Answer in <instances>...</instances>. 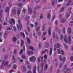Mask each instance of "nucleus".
<instances>
[{
    "mask_svg": "<svg viewBox=\"0 0 73 73\" xmlns=\"http://www.w3.org/2000/svg\"><path fill=\"white\" fill-rule=\"evenodd\" d=\"M68 38V37L66 36H65L64 38V41L66 43L68 42L69 44H70L71 43V36L69 35Z\"/></svg>",
    "mask_w": 73,
    "mask_h": 73,
    "instance_id": "nucleus-1",
    "label": "nucleus"
},
{
    "mask_svg": "<svg viewBox=\"0 0 73 73\" xmlns=\"http://www.w3.org/2000/svg\"><path fill=\"white\" fill-rule=\"evenodd\" d=\"M29 60L31 62H35V61L36 60V58L35 56H33L32 57H30L29 58Z\"/></svg>",
    "mask_w": 73,
    "mask_h": 73,
    "instance_id": "nucleus-2",
    "label": "nucleus"
},
{
    "mask_svg": "<svg viewBox=\"0 0 73 73\" xmlns=\"http://www.w3.org/2000/svg\"><path fill=\"white\" fill-rule=\"evenodd\" d=\"M18 23L19 24V26L18 25H17V28L18 29H19V28H20V29H21V28H22V25L20 23V21L18 20Z\"/></svg>",
    "mask_w": 73,
    "mask_h": 73,
    "instance_id": "nucleus-3",
    "label": "nucleus"
},
{
    "mask_svg": "<svg viewBox=\"0 0 73 73\" xmlns=\"http://www.w3.org/2000/svg\"><path fill=\"white\" fill-rule=\"evenodd\" d=\"M8 63H9L8 61H6L5 60H3L2 62V64L3 65H7Z\"/></svg>",
    "mask_w": 73,
    "mask_h": 73,
    "instance_id": "nucleus-4",
    "label": "nucleus"
},
{
    "mask_svg": "<svg viewBox=\"0 0 73 73\" xmlns=\"http://www.w3.org/2000/svg\"><path fill=\"white\" fill-rule=\"evenodd\" d=\"M59 60L60 61H62V62H64V61H65L66 60L65 59V57H64L62 58L61 57V55L59 56Z\"/></svg>",
    "mask_w": 73,
    "mask_h": 73,
    "instance_id": "nucleus-5",
    "label": "nucleus"
},
{
    "mask_svg": "<svg viewBox=\"0 0 73 73\" xmlns=\"http://www.w3.org/2000/svg\"><path fill=\"white\" fill-rule=\"evenodd\" d=\"M21 46H23V51H25V46L24 45V41L23 40H21Z\"/></svg>",
    "mask_w": 73,
    "mask_h": 73,
    "instance_id": "nucleus-6",
    "label": "nucleus"
},
{
    "mask_svg": "<svg viewBox=\"0 0 73 73\" xmlns=\"http://www.w3.org/2000/svg\"><path fill=\"white\" fill-rule=\"evenodd\" d=\"M9 8L8 7H7L5 8V12H7V13H9V12H8V11H9Z\"/></svg>",
    "mask_w": 73,
    "mask_h": 73,
    "instance_id": "nucleus-7",
    "label": "nucleus"
},
{
    "mask_svg": "<svg viewBox=\"0 0 73 73\" xmlns=\"http://www.w3.org/2000/svg\"><path fill=\"white\" fill-rule=\"evenodd\" d=\"M28 12L29 13H32V9H31V7H28Z\"/></svg>",
    "mask_w": 73,
    "mask_h": 73,
    "instance_id": "nucleus-8",
    "label": "nucleus"
},
{
    "mask_svg": "<svg viewBox=\"0 0 73 73\" xmlns=\"http://www.w3.org/2000/svg\"><path fill=\"white\" fill-rule=\"evenodd\" d=\"M8 31H6L5 32V35H4V37L5 38H7V36H8Z\"/></svg>",
    "mask_w": 73,
    "mask_h": 73,
    "instance_id": "nucleus-9",
    "label": "nucleus"
},
{
    "mask_svg": "<svg viewBox=\"0 0 73 73\" xmlns=\"http://www.w3.org/2000/svg\"><path fill=\"white\" fill-rule=\"evenodd\" d=\"M33 73H36V65H35L33 68Z\"/></svg>",
    "mask_w": 73,
    "mask_h": 73,
    "instance_id": "nucleus-10",
    "label": "nucleus"
},
{
    "mask_svg": "<svg viewBox=\"0 0 73 73\" xmlns=\"http://www.w3.org/2000/svg\"><path fill=\"white\" fill-rule=\"evenodd\" d=\"M21 12V10L20 8H18V10L17 12V15L18 16H19L20 15V12Z\"/></svg>",
    "mask_w": 73,
    "mask_h": 73,
    "instance_id": "nucleus-11",
    "label": "nucleus"
},
{
    "mask_svg": "<svg viewBox=\"0 0 73 73\" xmlns=\"http://www.w3.org/2000/svg\"><path fill=\"white\" fill-rule=\"evenodd\" d=\"M72 1H73V0H70L67 3V6H69V5H73V3L72 4L71 3V2H72Z\"/></svg>",
    "mask_w": 73,
    "mask_h": 73,
    "instance_id": "nucleus-12",
    "label": "nucleus"
},
{
    "mask_svg": "<svg viewBox=\"0 0 73 73\" xmlns=\"http://www.w3.org/2000/svg\"><path fill=\"white\" fill-rule=\"evenodd\" d=\"M48 34L49 36H50V34H51V30H50V27H49V29H48Z\"/></svg>",
    "mask_w": 73,
    "mask_h": 73,
    "instance_id": "nucleus-13",
    "label": "nucleus"
},
{
    "mask_svg": "<svg viewBox=\"0 0 73 73\" xmlns=\"http://www.w3.org/2000/svg\"><path fill=\"white\" fill-rule=\"evenodd\" d=\"M67 32L68 33H71V28H70V27L68 28V29Z\"/></svg>",
    "mask_w": 73,
    "mask_h": 73,
    "instance_id": "nucleus-14",
    "label": "nucleus"
},
{
    "mask_svg": "<svg viewBox=\"0 0 73 73\" xmlns=\"http://www.w3.org/2000/svg\"><path fill=\"white\" fill-rule=\"evenodd\" d=\"M47 18L48 19H50V13H47Z\"/></svg>",
    "mask_w": 73,
    "mask_h": 73,
    "instance_id": "nucleus-15",
    "label": "nucleus"
},
{
    "mask_svg": "<svg viewBox=\"0 0 73 73\" xmlns=\"http://www.w3.org/2000/svg\"><path fill=\"white\" fill-rule=\"evenodd\" d=\"M33 53V52L32 51H28L27 52L28 55H30V54H32Z\"/></svg>",
    "mask_w": 73,
    "mask_h": 73,
    "instance_id": "nucleus-16",
    "label": "nucleus"
},
{
    "mask_svg": "<svg viewBox=\"0 0 73 73\" xmlns=\"http://www.w3.org/2000/svg\"><path fill=\"white\" fill-rule=\"evenodd\" d=\"M52 48H50V51L49 52V54L50 56L52 55Z\"/></svg>",
    "mask_w": 73,
    "mask_h": 73,
    "instance_id": "nucleus-17",
    "label": "nucleus"
},
{
    "mask_svg": "<svg viewBox=\"0 0 73 73\" xmlns=\"http://www.w3.org/2000/svg\"><path fill=\"white\" fill-rule=\"evenodd\" d=\"M20 35H22L23 37V38H25V36L24 35V33L21 32L20 33Z\"/></svg>",
    "mask_w": 73,
    "mask_h": 73,
    "instance_id": "nucleus-18",
    "label": "nucleus"
},
{
    "mask_svg": "<svg viewBox=\"0 0 73 73\" xmlns=\"http://www.w3.org/2000/svg\"><path fill=\"white\" fill-rule=\"evenodd\" d=\"M23 70H22L23 72H25L26 70V67L24 66H23Z\"/></svg>",
    "mask_w": 73,
    "mask_h": 73,
    "instance_id": "nucleus-19",
    "label": "nucleus"
},
{
    "mask_svg": "<svg viewBox=\"0 0 73 73\" xmlns=\"http://www.w3.org/2000/svg\"><path fill=\"white\" fill-rule=\"evenodd\" d=\"M47 68H48V65L47 64H46L44 68V70L45 71L47 70Z\"/></svg>",
    "mask_w": 73,
    "mask_h": 73,
    "instance_id": "nucleus-20",
    "label": "nucleus"
},
{
    "mask_svg": "<svg viewBox=\"0 0 73 73\" xmlns=\"http://www.w3.org/2000/svg\"><path fill=\"white\" fill-rule=\"evenodd\" d=\"M16 40H17V39L15 37H13V42H15V41H16Z\"/></svg>",
    "mask_w": 73,
    "mask_h": 73,
    "instance_id": "nucleus-21",
    "label": "nucleus"
},
{
    "mask_svg": "<svg viewBox=\"0 0 73 73\" xmlns=\"http://www.w3.org/2000/svg\"><path fill=\"white\" fill-rule=\"evenodd\" d=\"M61 46V45L59 43H57L56 44V47L57 48H60Z\"/></svg>",
    "mask_w": 73,
    "mask_h": 73,
    "instance_id": "nucleus-22",
    "label": "nucleus"
},
{
    "mask_svg": "<svg viewBox=\"0 0 73 73\" xmlns=\"http://www.w3.org/2000/svg\"><path fill=\"white\" fill-rule=\"evenodd\" d=\"M54 0H53L51 1L52 5L53 6H54Z\"/></svg>",
    "mask_w": 73,
    "mask_h": 73,
    "instance_id": "nucleus-23",
    "label": "nucleus"
},
{
    "mask_svg": "<svg viewBox=\"0 0 73 73\" xmlns=\"http://www.w3.org/2000/svg\"><path fill=\"white\" fill-rule=\"evenodd\" d=\"M14 57L15 56H13V62H15L16 61V59L14 58Z\"/></svg>",
    "mask_w": 73,
    "mask_h": 73,
    "instance_id": "nucleus-24",
    "label": "nucleus"
},
{
    "mask_svg": "<svg viewBox=\"0 0 73 73\" xmlns=\"http://www.w3.org/2000/svg\"><path fill=\"white\" fill-rule=\"evenodd\" d=\"M65 19H62L61 20V23H64L65 22Z\"/></svg>",
    "mask_w": 73,
    "mask_h": 73,
    "instance_id": "nucleus-25",
    "label": "nucleus"
},
{
    "mask_svg": "<svg viewBox=\"0 0 73 73\" xmlns=\"http://www.w3.org/2000/svg\"><path fill=\"white\" fill-rule=\"evenodd\" d=\"M63 31V33H64V34H65V29L64 28H63L62 29Z\"/></svg>",
    "mask_w": 73,
    "mask_h": 73,
    "instance_id": "nucleus-26",
    "label": "nucleus"
},
{
    "mask_svg": "<svg viewBox=\"0 0 73 73\" xmlns=\"http://www.w3.org/2000/svg\"><path fill=\"white\" fill-rule=\"evenodd\" d=\"M40 30V27L38 26L37 27L36 29V31L37 32V31H38Z\"/></svg>",
    "mask_w": 73,
    "mask_h": 73,
    "instance_id": "nucleus-27",
    "label": "nucleus"
},
{
    "mask_svg": "<svg viewBox=\"0 0 73 73\" xmlns=\"http://www.w3.org/2000/svg\"><path fill=\"white\" fill-rule=\"evenodd\" d=\"M49 43H46L45 44V46L46 48H47L49 46Z\"/></svg>",
    "mask_w": 73,
    "mask_h": 73,
    "instance_id": "nucleus-28",
    "label": "nucleus"
},
{
    "mask_svg": "<svg viewBox=\"0 0 73 73\" xmlns=\"http://www.w3.org/2000/svg\"><path fill=\"white\" fill-rule=\"evenodd\" d=\"M11 21H12L13 23V24L14 25H15V21L14 19H12Z\"/></svg>",
    "mask_w": 73,
    "mask_h": 73,
    "instance_id": "nucleus-29",
    "label": "nucleus"
},
{
    "mask_svg": "<svg viewBox=\"0 0 73 73\" xmlns=\"http://www.w3.org/2000/svg\"><path fill=\"white\" fill-rule=\"evenodd\" d=\"M45 25H44L42 27V29L43 31H44L45 30Z\"/></svg>",
    "mask_w": 73,
    "mask_h": 73,
    "instance_id": "nucleus-30",
    "label": "nucleus"
},
{
    "mask_svg": "<svg viewBox=\"0 0 73 73\" xmlns=\"http://www.w3.org/2000/svg\"><path fill=\"white\" fill-rule=\"evenodd\" d=\"M27 40L28 43L29 44H30V43H31V40H30V39L29 38H27Z\"/></svg>",
    "mask_w": 73,
    "mask_h": 73,
    "instance_id": "nucleus-31",
    "label": "nucleus"
},
{
    "mask_svg": "<svg viewBox=\"0 0 73 73\" xmlns=\"http://www.w3.org/2000/svg\"><path fill=\"white\" fill-rule=\"evenodd\" d=\"M57 52L58 54H60V53L61 52V50H60V49H58Z\"/></svg>",
    "mask_w": 73,
    "mask_h": 73,
    "instance_id": "nucleus-32",
    "label": "nucleus"
},
{
    "mask_svg": "<svg viewBox=\"0 0 73 73\" xmlns=\"http://www.w3.org/2000/svg\"><path fill=\"white\" fill-rule=\"evenodd\" d=\"M16 53H17V51H16V49H15L14 50L13 54H16Z\"/></svg>",
    "mask_w": 73,
    "mask_h": 73,
    "instance_id": "nucleus-33",
    "label": "nucleus"
},
{
    "mask_svg": "<svg viewBox=\"0 0 73 73\" xmlns=\"http://www.w3.org/2000/svg\"><path fill=\"white\" fill-rule=\"evenodd\" d=\"M16 68H17V66H16V65L14 64L13 66V68L14 69H16Z\"/></svg>",
    "mask_w": 73,
    "mask_h": 73,
    "instance_id": "nucleus-34",
    "label": "nucleus"
},
{
    "mask_svg": "<svg viewBox=\"0 0 73 73\" xmlns=\"http://www.w3.org/2000/svg\"><path fill=\"white\" fill-rule=\"evenodd\" d=\"M41 42H39L38 44V47H39V48H41Z\"/></svg>",
    "mask_w": 73,
    "mask_h": 73,
    "instance_id": "nucleus-35",
    "label": "nucleus"
},
{
    "mask_svg": "<svg viewBox=\"0 0 73 73\" xmlns=\"http://www.w3.org/2000/svg\"><path fill=\"white\" fill-rule=\"evenodd\" d=\"M69 16H70V14L68 13H66V17H69Z\"/></svg>",
    "mask_w": 73,
    "mask_h": 73,
    "instance_id": "nucleus-36",
    "label": "nucleus"
},
{
    "mask_svg": "<svg viewBox=\"0 0 73 73\" xmlns=\"http://www.w3.org/2000/svg\"><path fill=\"white\" fill-rule=\"evenodd\" d=\"M64 10V7H62L61 9V11H60V12H63V11Z\"/></svg>",
    "mask_w": 73,
    "mask_h": 73,
    "instance_id": "nucleus-37",
    "label": "nucleus"
},
{
    "mask_svg": "<svg viewBox=\"0 0 73 73\" xmlns=\"http://www.w3.org/2000/svg\"><path fill=\"white\" fill-rule=\"evenodd\" d=\"M40 19H42L43 17V15L42 14H40Z\"/></svg>",
    "mask_w": 73,
    "mask_h": 73,
    "instance_id": "nucleus-38",
    "label": "nucleus"
},
{
    "mask_svg": "<svg viewBox=\"0 0 73 73\" xmlns=\"http://www.w3.org/2000/svg\"><path fill=\"white\" fill-rule=\"evenodd\" d=\"M30 18V17H29V16L27 17L25 19V20L27 21V20H29V19Z\"/></svg>",
    "mask_w": 73,
    "mask_h": 73,
    "instance_id": "nucleus-39",
    "label": "nucleus"
},
{
    "mask_svg": "<svg viewBox=\"0 0 73 73\" xmlns=\"http://www.w3.org/2000/svg\"><path fill=\"white\" fill-rule=\"evenodd\" d=\"M29 48L30 49H31V50H34V48H33V47L31 46H30L29 47Z\"/></svg>",
    "mask_w": 73,
    "mask_h": 73,
    "instance_id": "nucleus-40",
    "label": "nucleus"
},
{
    "mask_svg": "<svg viewBox=\"0 0 73 73\" xmlns=\"http://www.w3.org/2000/svg\"><path fill=\"white\" fill-rule=\"evenodd\" d=\"M27 67L29 69H31V65H30L27 66Z\"/></svg>",
    "mask_w": 73,
    "mask_h": 73,
    "instance_id": "nucleus-41",
    "label": "nucleus"
},
{
    "mask_svg": "<svg viewBox=\"0 0 73 73\" xmlns=\"http://www.w3.org/2000/svg\"><path fill=\"white\" fill-rule=\"evenodd\" d=\"M66 65H65L63 68V70H65L66 69Z\"/></svg>",
    "mask_w": 73,
    "mask_h": 73,
    "instance_id": "nucleus-42",
    "label": "nucleus"
},
{
    "mask_svg": "<svg viewBox=\"0 0 73 73\" xmlns=\"http://www.w3.org/2000/svg\"><path fill=\"white\" fill-rule=\"evenodd\" d=\"M18 5L19 7H21L23 5V4H22V3H20L18 4Z\"/></svg>",
    "mask_w": 73,
    "mask_h": 73,
    "instance_id": "nucleus-43",
    "label": "nucleus"
},
{
    "mask_svg": "<svg viewBox=\"0 0 73 73\" xmlns=\"http://www.w3.org/2000/svg\"><path fill=\"white\" fill-rule=\"evenodd\" d=\"M23 52V50L22 49L20 51V52H19V54H22Z\"/></svg>",
    "mask_w": 73,
    "mask_h": 73,
    "instance_id": "nucleus-44",
    "label": "nucleus"
},
{
    "mask_svg": "<svg viewBox=\"0 0 73 73\" xmlns=\"http://www.w3.org/2000/svg\"><path fill=\"white\" fill-rule=\"evenodd\" d=\"M21 57L22 58H23V59H25L26 58V57L25 56H23V55H22Z\"/></svg>",
    "mask_w": 73,
    "mask_h": 73,
    "instance_id": "nucleus-45",
    "label": "nucleus"
},
{
    "mask_svg": "<svg viewBox=\"0 0 73 73\" xmlns=\"http://www.w3.org/2000/svg\"><path fill=\"white\" fill-rule=\"evenodd\" d=\"M37 60L38 62H40V57H38L37 59Z\"/></svg>",
    "mask_w": 73,
    "mask_h": 73,
    "instance_id": "nucleus-46",
    "label": "nucleus"
},
{
    "mask_svg": "<svg viewBox=\"0 0 73 73\" xmlns=\"http://www.w3.org/2000/svg\"><path fill=\"white\" fill-rule=\"evenodd\" d=\"M35 27H36V26L38 25V23L37 22H35Z\"/></svg>",
    "mask_w": 73,
    "mask_h": 73,
    "instance_id": "nucleus-47",
    "label": "nucleus"
},
{
    "mask_svg": "<svg viewBox=\"0 0 73 73\" xmlns=\"http://www.w3.org/2000/svg\"><path fill=\"white\" fill-rule=\"evenodd\" d=\"M44 59H46L47 58V56H46V54L44 55Z\"/></svg>",
    "mask_w": 73,
    "mask_h": 73,
    "instance_id": "nucleus-48",
    "label": "nucleus"
},
{
    "mask_svg": "<svg viewBox=\"0 0 73 73\" xmlns=\"http://www.w3.org/2000/svg\"><path fill=\"white\" fill-rule=\"evenodd\" d=\"M46 34V32H44L43 33L42 35L44 36V35H45Z\"/></svg>",
    "mask_w": 73,
    "mask_h": 73,
    "instance_id": "nucleus-49",
    "label": "nucleus"
},
{
    "mask_svg": "<svg viewBox=\"0 0 73 73\" xmlns=\"http://www.w3.org/2000/svg\"><path fill=\"white\" fill-rule=\"evenodd\" d=\"M61 55H63V54H64V51L62 50H61Z\"/></svg>",
    "mask_w": 73,
    "mask_h": 73,
    "instance_id": "nucleus-50",
    "label": "nucleus"
},
{
    "mask_svg": "<svg viewBox=\"0 0 73 73\" xmlns=\"http://www.w3.org/2000/svg\"><path fill=\"white\" fill-rule=\"evenodd\" d=\"M70 60L72 61H73V56H72L70 57Z\"/></svg>",
    "mask_w": 73,
    "mask_h": 73,
    "instance_id": "nucleus-51",
    "label": "nucleus"
},
{
    "mask_svg": "<svg viewBox=\"0 0 73 73\" xmlns=\"http://www.w3.org/2000/svg\"><path fill=\"white\" fill-rule=\"evenodd\" d=\"M64 45L66 49H67L68 46L66 45L65 44H64Z\"/></svg>",
    "mask_w": 73,
    "mask_h": 73,
    "instance_id": "nucleus-52",
    "label": "nucleus"
},
{
    "mask_svg": "<svg viewBox=\"0 0 73 73\" xmlns=\"http://www.w3.org/2000/svg\"><path fill=\"white\" fill-rule=\"evenodd\" d=\"M62 66V64L60 63V64L59 68H61V67Z\"/></svg>",
    "mask_w": 73,
    "mask_h": 73,
    "instance_id": "nucleus-53",
    "label": "nucleus"
},
{
    "mask_svg": "<svg viewBox=\"0 0 73 73\" xmlns=\"http://www.w3.org/2000/svg\"><path fill=\"white\" fill-rule=\"evenodd\" d=\"M23 13H25V12H26V9H23Z\"/></svg>",
    "mask_w": 73,
    "mask_h": 73,
    "instance_id": "nucleus-54",
    "label": "nucleus"
},
{
    "mask_svg": "<svg viewBox=\"0 0 73 73\" xmlns=\"http://www.w3.org/2000/svg\"><path fill=\"white\" fill-rule=\"evenodd\" d=\"M2 25H1V24H0V31H1V29L2 28Z\"/></svg>",
    "mask_w": 73,
    "mask_h": 73,
    "instance_id": "nucleus-55",
    "label": "nucleus"
},
{
    "mask_svg": "<svg viewBox=\"0 0 73 73\" xmlns=\"http://www.w3.org/2000/svg\"><path fill=\"white\" fill-rule=\"evenodd\" d=\"M0 42H3V39L1 38V37H0Z\"/></svg>",
    "mask_w": 73,
    "mask_h": 73,
    "instance_id": "nucleus-56",
    "label": "nucleus"
},
{
    "mask_svg": "<svg viewBox=\"0 0 73 73\" xmlns=\"http://www.w3.org/2000/svg\"><path fill=\"white\" fill-rule=\"evenodd\" d=\"M36 9H38V8H40V7L39 6H37L36 7Z\"/></svg>",
    "mask_w": 73,
    "mask_h": 73,
    "instance_id": "nucleus-57",
    "label": "nucleus"
},
{
    "mask_svg": "<svg viewBox=\"0 0 73 73\" xmlns=\"http://www.w3.org/2000/svg\"><path fill=\"white\" fill-rule=\"evenodd\" d=\"M2 17V15L1 14L0 15V21H1V18Z\"/></svg>",
    "mask_w": 73,
    "mask_h": 73,
    "instance_id": "nucleus-58",
    "label": "nucleus"
},
{
    "mask_svg": "<svg viewBox=\"0 0 73 73\" xmlns=\"http://www.w3.org/2000/svg\"><path fill=\"white\" fill-rule=\"evenodd\" d=\"M13 29H14V31H16V27H15L14 26L13 27Z\"/></svg>",
    "mask_w": 73,
    "mask_h": 73,
    "instance_id": "nucleus-59",
    "label": "nucleus"
},
{
    "mask_svg": "<svg viewBox=\"0 0 73 73\" xmlns=\"http://www.w3.org/2000/svg\"><path fill=\"white\" fill-rule=\"evenodd\" d=\"M13 72V70H10L9 71V73H12V72Z\"/></svg>",
    "mask_w": 73,
    "mask_h": 73,
    "instance_id": "nucleus-60",
    "label": "nucleus"
},
{
    "mask_svg": "<svg viewBox=\"0 0 73 73\" xmlns=\"http://www.w3.org/2000/svg\"><path fill=\"white\" fill-rule=\"evenodd\" d=\"M55 24L56 25H58V22H57V21H55Z\"/></svg>",
    "mask_w": 73,
    "mask_h": 73,
    "instance_id": "nucleus-61",
    "label": "nucleus"
},
{
    "mask_svg": "<svg viewBox=\"0 0 73 73\" xmlns=\"http://www.w3.org/2000/svg\"><path fill=\"white\" fill-rule=\"evenodd\" d=\"M12 29V28H11V27H8L7 28V30H11Z\"/></svg>",
    "mask_w": 73,
    "mask_h": 73,
    "instance_id": "nucleus-62",
    "label": "nucleus"
},
{
    "mask_svg": "<svg viewBox=\"0 0 73 73\" xmlns=\"http://www.w3.org/2000/svg\"><path fill=\"white\" fill-rule=\"evenodd\" d=\"M27 73H32V72L31 70H29Z\"/></svg>",
    "mask_w": 73,
    "mask_h": 73,
    "instance_id": "nucleus-63",
    "label": "nucleus"
},
{
    "mask_svg": "<svg viewBox=\"0 0 73 73\" xmlns=\"http://www.w3.org/2000/svg\"><path fill=\"white\" fill-rule=\"evenodd\" d=\"M61 39H63V35H61L60 36Z\"/></svg>",
    "mask_w": 73,
    "mask_h": 73,
    "instance_id": "nucleus-64",
    "label": "nucleus"
}]
</instances>
